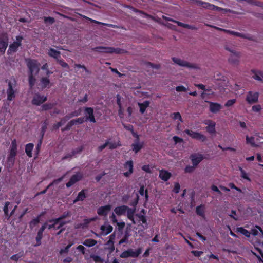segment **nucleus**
<instances>
[{
  "mask_svg": "<svg viewBox=\"0 0 263 263\" xmlns=\"http://www.w3.org/2000/svg\"><path fill=\"white\" fill-rule=\"evenodd\" d=\"M124 169L127 170V171L124 172L123 175L126 177H128L133 173L134 171V163L132 160H129L126 161L124 164Z\"/></svg>",
  "mask_w": 263,
  "mask_h": 263,
  "instance_id": "nucleus-14",
  "label": "nucleus"
},
{
  "mask_svg": "<svg viewBox=\"0 0 263 263\" xmlns=\"http://www.w3.org/2000/svg\"><path fill=\"white\" fill-rule=\"evenodd\" d=\"M196 166H194V165H193V166L191 165H187L185 166L184 168V172L185 173H192L194 170Z\"/></svg>",
  "mask_w": 263,
  "mask_h": 263,
  "instance_id": "nucleus-56",
  "label": "nucleus"
},
{
  "mask_svg": "<svg viewBox=\"0 0 263 263\" xmlns=\"http://www.w3.org/2000/svg\"><path fill=\"white\" fill-rule=\"evenodd\" d=\"M111 206L109 204L100 206L97 209V214L99 216H106L111 210Z\"/></svg>",
  "mask_w": 263,
  "mask_h": 263,
  "instance_id": "nucleus-17",
  "label": "nucleus"
},
{
  "mask_svg": "<svg viewBox=\"0 0 263 263\" xmlns=\"http://www.w3.org/2000/svg\"><path fill=\"white\" fill-rule=\"evenodd\" d=\"M261 109V106L259 104L254 105L252 107V110L254 112H259Z\"/></svg>",
  "mask_w": 263,
  "mask_h": 263,
  "instance_id": "nucleus-64",
  "label": "nucleus"
},
{
  "mask_svg": "<svg viewBox=\"0 0 263 263\" xmlns=\"http://www.w3.org/2000/svg\"><path fill=\"white\" fill-rule=\"evenodd\" d=\"M136 216L139 218V220L142 221L143 224H147V219L144 215L139 214H137Z\"/></svg>",
  "mask_w": 263,
  "mask_h": 263,
  "instance_id": "nucleus-57",
  "label": "nucleus"
},
{
  "mask_svg": "<svg viewBox=\"0 0 263 263\" xmlns=\"http://www.w3.org/2000/svg\"><path fill=\"white\" fill-rule=\"evenodd\" d=\"M68 119H67L66 118V116L61 119V121L60 122H58L57 124H55L53 127L54 129H58L60 127H61L63 124H64L66 121H67Z\"/></svg>",
  "mask_w": 263,
  "mask_h": 263,
  "instance_id": "nucleus-41",
  "label": "nucleus"
},
{
  "mask_svg": "<svg viewBox=\"0 0 263 263\" xmlns=\"http://www.w3.org/2000/svg\"><path fill=\"white\" fill-rule=\"evenodd\" d=\"M97 243V241L93 239H87L85 240L83 244L87 247H91L94 246Z\"/></svg>",
  "mask_w": 263,
  "mask_h": 263,
  "instance_id": "nucleus-36",
  "label": "nucleus"
},
{
  "mask_svg": "<svg viewBox=\"0 0 263 263\" xmlns=\"http://www.w3.org/2000/svg\"><path fill=\"white\" fill-rule=\"evenodd\" d=\"M144 145V142H140L139 141L135 140L134 142L132 144V150L135 153H137L140 151Z\"/></svg>",
  "mask_w": 263,
  "mask_h": 263,
  "instance_id": "nucleus-19",
  "label": "nucleus"
},
{
  "mask_svg": "<svg viewBox=\"0 0 263 263\" xmlns=\"http://www.w3.org/2000/svg\"><path fill=\"white\" fill-rule=\"evenodd\" d=\"M146 65L147 66L150 67L152 68L153 69H158L160 68V64H154V63H152L149 62H147L146 63Z\"/></svg>",
  "mask_w": 263,
  "mask_h": 263,
  "instance_id": "nucleus-55",
  "label": "nucleus"
},
{
  "mask_svg": "<svg viewBox=\"0 0 263 263\" xmlns=\"http://www.w3.org/2000/svg\"><path fill=\"white\" fill-rule=\"evenodd\" d=\"M259 93L257 92L249 91L246 98V101L249 104H252L258 102Z\"/></svg>",
  "mask_w": 263,
  "mask_h": 263,
  "instance_id": "nucleus-10",
  "label": "nucleus"
},
{
  "mask_svg": "<svg viewBox=\"0 0 263 263\" xmlns=\"http://www.w3.org/2000/svg\"><path fill=\"white\" fill-rule=\"evenodd\" d=\"M172 61L174 63L182 67H186L190 68L198 69V67L195 64L189 63L186 61L183 60L180 58L173 57L172 58Z\"/></svg>",
  "mask_w": 263,
  "mask_h": 263,
  "instance_id": "nucleus-8",
  "label": "nucleus"
},
{
  "mask_svg": "<svg viewBox=\"0 0 263 263\" xmlns=\"http://www.w3.org/2000/svg\"><path fill=\"white\" fill-rule=\"evenodd\" d=\"M74 125H73V121H72L71 120L70 121H69L67 124V125H66L65 127H64L63 128H62V131H66V130H69L71 129V128L72 127V126Z\"/></svg>",
  "mask_w": 263,
  "mask_h": 263,
  "instance_id": "nucleus-58",
  "label": "nucleus"
},
{
  "mask_svg": "<svg viewBox=\"0 0 263 263\" xmlns=\"http://www.w3.org/2000/svg\"><path fill=\"white\" fill-rule=\"evenodd\" d=\"M225 48L226 50L230 51L233 53L229 59V63L234 65H238L239 62V59L240 57V53L236 52H234L233 50H231L227 47H226Z\"/></svg>",
  "mask_w": 263,
  "mask_h": 263,
  "instance_id": "nucleus-15",
  "label": "nucleus"
},
{
  "mask_svg": "<svg viewBox=\"0 0 263 263\" xmlns=\"http://www.w3.org/2000/svg\"><path fill=\"white\" fill-rule=\"evenodd\" d=\"M127 209V206L121 205L120 206L116 207L114 209V211L117 215L120 216L122 215H124L126 213Z\"/></svg>",
  "mask_w": 263,
  "mask_h": 263,
  "instance_id": "nucleus-24",
  "label": "nucleus"
},
{
  "mask_svg": "<svg viewBox=\"0 0 263 263\" xmlns=\"http://www.w3.org/2000/svg\"><path fill=\"white\" fill-rule=\"evenodd\" d=\"M116 238L115 233H113L109 236V240L107 242V245L112 246V249H114V240Z\"/></svg>",
  "mask_w": 263,
  "mask_h": 263,
  "instance_id": "nucleus-38",
  "label": "nucleus"
},
{
  "mask_svg": "<svg viewBox=\"0 0 263 263\" xmlns=\"http://www.w3.org/2000/svg\"><path fill=\"white\" fill-rule=\"evenodd\" d=\"M23 256V253H21L16 254H14L11 257V259L17 261L20 258Z\"/></svg>",
  "mask_w": 263,
  "mask_h": 263,
  "instance_id": "nucleus-60",
  "label": "nucleus"
},
{
  "mask_svg": "<svg viewBox=\"0 0 263 263\" xmlns=\"http://www.w3.org/2000/svg\"><path fill=\"white\" fill-rule=\"evenodd\" d=\"M149 102L148 101H145L143 103H138V106L140 108V112L141 114H143L145 110L149 106Z\"/></svg>",
  "mask_w": 263,
  "mask_h": 263,
  "instance_id": "nucleus-30",
  "label": "nucleus"
},
{
  "mask_svg": "<svg viewBox=\"0 0 263 263\" xmlns=\"http://www.w3.org/2000/svg\"><path fill=\"white\" fill-rule=\"evenodd\" d=\"M208 126L205 127L206 130L211 134H214L215 133V125L216 123L215 122L212 120H208L207 123Z\"/></svg>",
  "mask_w": 263,
  "mask_h": 263,
  "instance_id": "nucleus-18",
  "label": "nucleus"
},
{
  "mask_svg": "<svg viewBox=\"0 0 263 263\" xmlns=\"http://www.w3.org/2000/svg\"><path fill=\"white\" fill-rule=\"evenodd\" d=\"M210 111L212 113H217L221 108V105L218 103L209 102Z\"/></svg>",
  "mask_w": 263,
  "mask_h": 263,
  "instance_id": "nucleus-20",
  "label": "nucleus"
},
{
  "mask_svg": "<svg viewBox=\"0 0 263 263\" xmlns=\"http://www.w3.org/2000/svg\"><path fill=\"white\" fill-rule=\"evenodd\" d=\"M168 20L176 23L178 25V26H179L180 27H183L184 28H185L186 27H188L187 24H184V23H183L180 22L179 21L174 20L173 19H170V20Z\"/></svg>",
  "mask_w": 263,
  "mask_h": 263,
  "instance_id": "nucleus-59",
  "label": "nucleus"
},
{
  "mask_svg": "<svg viewBox=\"0 0 263 263\" xmlns=\"http://www.w3.org/2000/svg\"><path fill=\"white\" fill-rule=\"evenodd\" d=\"M17 145L16 139H14L12 141L10 147V152L11 155H17Z\"/></svg>",
  "mask_w": 263,
  "mask_h": 263,
  "instance_id": "nucleus-27",
  "label": "nucleus"
},
{
  "mask_svg": "<svg viewBox=\"0 0 263 263\" xmlns=\"http://www.w3.org/2000/svg\"><path fill=\"white\" fill-rule=\"evenodd\" d=\"M43 236V232L38 230L37 235L35 237L36 244L34 246L37 247L41 245V240Z\"/></svg>",
  "mask_w": 263,
  "mask_h": 263,
  "instance_id": "nucleus-34",
  "label": "nucleus"
},
{
  "mask_svg": "<svg viewBox=\"0 0 263 263\" xmlns=\"http://www.w3.org/2000/svg\"><path fill=\"white\" fill-rule=\"evenodd\" d=\"M83 149H84V146H81L79 147L75 148L74 149H73L72 151L71 152V153L73 154V155L74 156L77 154L81 153L83 151Z\"/></svg>",
  "mask_w": 263,
  "mask_h": 263,
  "instance_id": "nucleus-54",
  "label": "nucleus"
},
{
  "mask_svg": "<svg viewBox=\"0 0 263 263\" xmlns=\"http://www.w3.org/2000/svg\"><path fill=\"white\" fill-rule=\"evenodd\" d=\"M23 39L22 36L18 35L16 36V41L10 44L7 50V54L11 55L16 52L20 47L22 45V41Z\"/></svg>",
  "mask_w": 263,
  "mask_h": 263,
  "instance_id": "nucleus-3",
  "label": "nucleus"
},
{
  "mask_svg": "<svg viewBox=\"0 0 263 263\" xmlns=\"http://www.w3.org/2000/svg\"><path fill=\"white\" fill-rule=\"evenodd\" d=\"M141 249L138 248L136 251L132 249H128L127 250L123 251L120 255V257L123 258H126L129 257L136 258L141 253Z\"/></svg>",
  "mask_w": 263,
  "mask_h": 263,
  "instance_id": "nucleus-6",
  "label": "nucleus"
},
{
  "mask_svg": "<svg viewBox=\"0 0 263 263\" xmlns=\"http://www.w3.org/2000/svg\"><path fill=\"white\" fill-rule=\"evenodd\" d=\"M171 117L174 120H179L180 122H182V119L180 114L179 112H175L171 114Z\"/></svg>",
  "mask_w": 263,
  "mask_h": 263,
  "instance_id": "nucleus-49",
  "label": "nucleus"
},
{
  "mask_svg": "<svg viewBox=\"0 0 263 263\" xmlns=\"http://www.w3.org/2000/svg\"><path fill=\"white\" fill-rule=\"evenodd\" d=\"M246 143L247 144H250L252 146H254L255 142H254V138L253 137H249L248 136H246Z\"/></svg>",
  "mask_w": 263,
  "mask_h": 263,
  "instance_id": "nucleus-52",
  "label": "nucleus"
},
{
  "mask_svg": "<svg viewBox=\"0 0 263 263\" xmlns=\"http://www.w3.org/2000/svg\"><path fill=\"white\" fill-rule=\"evenodd\" d=\"M135 210H136V208L132 209V208H130L128 207V209L126 211L127 217L129 219L132 220L134 223H135L134 219V214L135 212Z\"/></svg>",
  "mask_w": 263,
  "mask_h": 263,
  "instance_id": "nucleus-33",
  "label": "nucleus"
},
{
  "mask_svg": "<svg viewBox=\"0 0 263 263\" xmlns=\"http://www.w3.org/2000/svg\"><path fill=\"white\" fill-rule=\"evenodd\" d=\"M236 232L242 234L247 238H249L250 237V232L245 229L243 227H237L236 228Z\"/></svg>",
  "mask_w": 263,
  "mask_h": 263,
  "instance_id": "nucleus-32",
  "label": "nucleus"
},
{
  "mask_svg": "<svg viewBox=\"0 0 263 263\" xmlns=\"http://www.w3.org/2000/svg\"><path fill=\"white\" fill-rule=\"evenodd\" d=\"M195 86L198 87L199 89H202L204 91L211 92L212 91L210 88H206L205 86L202 84H196Z\"/></svg>",
  "mask_w": 263,
  "mask_h": 263,
  "instance_id": "nucleus-50",
  "label": "nucleus"
},
{
  "mask_svg": "<svg viewBox=\"0 0 263 263\" xmlns=\"http://www.w3.org/2000/svg\"><path fill=\"white\" fill-rule=\"evenodd\" d=\"M180 189V185L179 183L178 182H175L174 184V187L173 189V191L174 193L177 194L179 192Z\"/></svg>",
  "mask_w": 263,
  "mask_h": 263,
  "instance_id": "nucleus-62",
  "label": "nucleus"
},
{
  "mask_svg": "<svg viewBox=\"0 0 263 263\" xmlns=\"http://www.w3.org/2000/svg\"><path fill=\"white\" fill-rule=\"evenodd\" d=\"M54 105H55V104L51 103L44 104L42 106V110H50V109H52L54 107Z\"/></svg>",
  "mask_w": 263,
  "mask_h": 263,
  "instance_id": "nucleus-46",
  "label": "nucleus"
},
{
  "mask_svg": "<svg viewBox=\"0 0 263 263\" xmlns=\"http://www.w3.org/2000/svg\"><path fill=\"white\" fill-rule=\"evenodd\" d=\"M196 4L198 5L202 6L204 8L213 10V7H214V5L210 4L208 2H205L201 0H194Z\"/></svg>",
  "mask_w": 263,
  "mask_h": 263,
  "instance_id": "nucleus-25",
  "label": "nucleus"
},
{
  "mask_svg": "<svg viewBox=\"0 0 263 263\" xmlns=\"http://www.w3.org/2000/svg\"><path fill=\"white\" fill-rule=\"evenodd\" d=\"M175 90L178 92H185L186 88L183 85H180L176 87Z\"/></svg>",
  "mask_w": 263,
  "mask_h": 263,
  "instance_id": "nucleus-63",
  "label": "nucleus"
},
{
  "mask_svg": "<svg viewBox=\"0 0 263 263\" xmlns=\"http://www.w3.org/2000/svg\"><path fill=\"white\" fill-rule=\"evenodd\" d=\"M15 157L16 155H11L10 154H9L7 157V161L8 164L10 166H12L14 165L15 160Z\"/></svg>",
  "mask_w": 263,
  "mask_h": 263,
  "instance_id": "nucleus-42",
  "label": "nucleus"
},
{
  "mask_svg": "<svg viewBox=\"0 0 263 263\" xmlns=\"http://www.w3.org/2000/svg\"><path fill=\"white\" fill-rule=\"evenodd\" d=\"M84 119L85 122L89 121L92 123H96V120L95 118L94 109L92 107H86L84 109Z\"/></svg>",
  "mask_w": 263,
  "mask_h": 263,
  "instance_id": "nucleus-7",
  "label": "nucleus"
},
{
  "mask_svg": "<svg viewBox=\"0 0 263 263\" xmlns=\"http://www.w3.org/2000/svg\"><path fill=\"white\" fill-rule=\"evenodd\" d=\"M6 82L8 83V88L7 90V99L8 101H13L16 97L17 92V81L15 78H11V80H6Z\"/></svg>",
  "mask_w": 263,
  "mask_h": 263,
  "instance_id": "nucleus-1",
  "label": "nucleus"
},
{
  "mask_svg": "<svg viewBox=\"0 0 263 263\" xmlns=\"http://www.w3.org/2000/svg\"><path fill=\"white\" fill-rule=\"evenodd\" d=\"M71 121H73V125L76 124H81L85 121L84 117L78 118L76 119H73Z\"/></svg>",
  "mask_w": 263,
  "mask_h": 263,
  "instance_id": "nucleus-51",
  "label": "nucleus"
},
{
  "mask_svg": "<svg viewBox=\"0 0 263 263\" xmlns=\"http://www.w3.org/2000/svg\"><path fill=\"white\" fill-rule=\"evenodd\" d=\"M72 243H69L65 248L61 249L59 252V253L62 255L64 253H67L69 251V249L72 246Z\"/></svg>",
  "mask_w": 263,
  "mask_h": 263,
  "instance_id": "nucleus-53",
  "label": "nucleus"
},
{
  "mask_svg": "<svg viewBox=\"0 0 263 263\" xmlns=\"http://www.w3.org/2000/svg\"><path fill=\"white\" fill-rule=\"evenodd\" d=\"M60 221L61 220L59 217L49 220L48 222L50 223L53 222V224H49L48 226V229L50 230L52 228H54L55 230H58L61 228L62 227H63L65 224H66L67 223L66 221H62L60 222L58 226L55 227V225H57Z\"/></svg>",
  "mask_w": 263,
  "mask_h": 263,
  "instance_id": "nucleus-12",
  "label": "nucleus"
},
{
  "mask_svg": "<svg viewBox=\"0 0 263 263\" xmlns=\"http://www.w3.org/2000/svg\"><path fill=\"white\" fill-rule=\"evenodd\" d=\"M83 178V175L80 172H78L76 174L73 175L70 178L68 182L66 183L67 187H70L76 182L80 181Z\"/></svg>",
  "mask_w": 263,
  "mask_h": 263,
  "instance_id": "nucleus-11",
  "label": "nucleus"
},
{
  "mask_svg": "<svg viewBox=\"0 0 263 263\" xmlns=\"http://www.w3.org/2000/svg\"><path fill=\"white\" fill-rule=\"evenodd\" d=\"M9 38L7 33H0V53L4 54L8 45Z\"/></svg>",
  "mask_w": 263,
  "mask_h": 263,
  "instance_id": "nucleus-5",
  "label": "nucleus"
},
{
  "mask_svg": "<svg viewBox=\"0 0 263 263\" xmlns=\"http://www.w3.org/2000/svg\"><path fill=\"white\" fill-rule=\"evenodd\" d=\"M92 50L101 53L120 54L122 49L111 47L98 46L92 48Z\"/></svg>",
  "mask_w": 263,
  "mask_h": 263,
  "instance_id": "nucleus-2",
  "label": "nucleus"
},
{
  "mask_svg": "<svg viewBox=\"0 0 263 263\" xmlns=\"http://www.w3.org/2000/svg\"><path fill=\"white\" fill-rule=\"evenodd\" d=\"M196 213L198 215L204 218H205V211H204V205L201 204L200 205L197 206L196 208Z\"/></svg>",
  "mask_w": 263,
  "mask_h": 263,
  "instance_id": "nucleus-31",
  "label": "nucleus"
},
{
  "mask_svg": "<svg viewBox=\"0 0 263 263\" xmlns=\"http://www.w3.org/2000/svg\"><path fill=\"white\" fill-rule=\"evenodd\" d=\"M139 193L140 195L141 196H143L144 195L145 200L147 201L148 199V195L147 190L144 191V186L142 185L140 186V189L139 190Z\"/></svg>",
  "mask_w": 263,
  "mask_h": 263,
  "instance_id": "nucleus-40",
  "label": "nucleus"
},
{
  "mask_svg": "<svg viewBox=\"0 0 263 263\" xmlns=\"http://www.w3.org/2000/svg\"><path fill=\"white\" fill-rule=\"evenodd\" d=\"M33 74H34L29 73L28 75L29 85L30 89L33 87L36 82V79Z\"/></svg>",
  "mask_w": 263,
  "mask_h": 263,
  "instance_id": "nucleus-35",
  "label": "nucleus"
},
{
  "mask_svg": "<svg viewBox=\"0 0 263 263\" xmlns=\"http://www.w3.org/2000/svg\"><path fill=\"white\" fill-rule=\"evenodd\" d=\"M44 21L45 24L49 23V24H52L55 22V19L54 17L48 16L44 17Z\"/></svg>",
  "mask_w": 263,
  "mask_h": 263,
  "instance_id": "nucleus-48",
  "label": "nucleus"
},
{
  "mask_svg": "<svg viewBox=\"0 0 263 263\" xmlns=\"http://www.w3.org/2000/svg\"><path fill=\"white\" fill-rule=\"evenodd\" d=\"M100 230L101 231V235L106 236L112 231L113 227L109 224L107 226L102 225L100 227Z\"/></svg>",
  "mask_w": 263,
  "mask_h": 263,
  "instance_id": "nucleus-21",
  "label": "nucleus"
},
{
  "mask_svg": "<svg viewBox=\"0 0 263 263\" xmlns=\"http://www.w3.org/2000/svg\"><path fill=\"white\" fill-rule=\"evenodd\" d=\"M34 147V144L31 143H29L25 145V153L27 156L29 158L32 157V151Z\"/></svg>",
  "mask_w": 263,
  "mask_h": 263,
  "instance_id": "nucleus-28",
  "label": "nucleus"
},
{
  "mask_svg": "<svg viewBox=\"0 0 263 263\" xmlns=\"http://www.w3.org/2000/svg\"><path fill=\"white\" fill-rule=\"evenodd\" d=\"M236 102V99H231L227 101V102L225 104V106L226 107H230L233 106Z\"/></svg>",
  "mask_w": 263,
  "mask_h": 263,
  "instance_id": "nucleus-61",
  "label": "nucleus"
},
{
  "mask_svg": "<svg viewBox=\"0 0 263 263\" xmlns=\"http://www.w3.org/2000/svg\"><path fill=\"white\" fill-rule=\"evenodd\" d=\"M42 142H43V139H42V138H41L39 139L38 143L35 147V158L38 157V155L40 153V148H41V145L42 144Z\"/></svg>",
  "mask_w": 263,
  "mask_h": 263,
  "instance_id": "nucleus-44",
  "label": "nucleus"
},
{
  "mask_svg": "<svg viewBox=\"0 0 263 263\" xmlns=\"http://www.w3.org/2000/svg\"><path fill=\"white\" fill-rule=\"evenodd\" d=\"M48 54L49 57L55 59L56 60L61 58V52L52 48L49 49Z\"/></svg>",
  "mask_w": 263,
  "mask_h": 263,
  "instance_id": "nucleus-23",
  "label": "nucleus"
},
{
  "mask_svg": "<svg viewBox=\"0 0 263 263\" xmlns=\"http://www.w3.org/2000/svg\"><path fill=\"white\" fill-rule=\"evenodd\" d=\"M40 221V219L39 217H36L31 220L29 222V227L32 229L34 227L36 226Z\"/></svg>",
  "mask_w": 263,
  "mask_h": 263,
  "instance_id": "nucleus-45",
  "label": "nucleus"
},
{
  "mask_svg": "<svg viewBox=\"0 0 263 263\" xmlns=\"http://www.w3.org/2000/svg\"><path fill=\"white\" fill-rule=\"evenodd\" d=\"M81 108H80L77 110H74V111L71 112V113L69 114L68 115H67L66 116V118L67 119H69L71 118H72L73 117H77L81 114Z\"/></svg>",
  "mask_w": 263,
  "mask_h": 263,
  "instance_id": "nucleus-39",
  "label": "nucleus"
},
{
  "mask_svg": "<svg viewBox=\"0 0 263 263\" xmlns=\"http://www.w3.org/2000/svg\"><path fill=\"white\" fill-rule=\"evenodd\" d=\"M171 177V174L167 171L162 170L159 173V177L163 181H167Z\"/></svg>",
  "mask_w": 263,
  "mask_h": 263,
  "instance_id": "nucleus-26",
  "label": "nucleus"
},
{
  "mask_svg": "<svg viewBox=\"0 0 263 263\" xmlns=\"http://www.w3.org/2000/svg\"><path fill=\"white\" fill-rule=\"evenodd\" d=\"M47 100L46 96L41 95L39 93H35L32 100V104L37 106H39Z\"/></svg>",
  "mask_w": 263,
  "mask_h": 263,
  "instance_id": "nucleus-13",
  "label": "nucleus"
},
{
  "mask_svg": "<svg viewBox=\"0 0 263 263\" xmlns=\"http://www.w3.org/2000/svg\"><path fill=\"white\" fill-rule=\"evenodd\" d=\"M184 132L189 136H190L192 138L197 140H199L201 142H204L207 139L205 135L199 132H194L193 130L187 129H185L184 130Z\"/></svg>",
  "mask_w": 263,
  "mask_h": 263,
  "instance_id": "nucleus-9",
  "label": "nucleus"
},
{
  "mask_svg": "<svg viewBox=\"0 0 263 263\" xmlns=\"http://www.w3.org/2000/svg\"><path fill=\"white\" fill-rule=\"evenodd\" d=\"M86 190L83 189L79 193L77 197L73 200V203H76L78 201H83L86 198L85 192Z\"/></svg>",
  "mask_w": 263,
  "mask_h": 263,
  "instance_id": "nucleus-22",
  "label": "nucleus"
},
{
  "mask_svg": "<svg viewBox=\"0 0 263 263\" xmlns=\"http://www.w3.org/2000/svg\"><path fill=\"white\" fill-rule=\"evenodd\" d=\"M27 67L29 69V73L36 74L39 72L40 64L36 60L28 59L27 63Z\"/></svg>",
  "mask_w": 263,
  "mask_h": 263,
  "instance_id": "nucleus-4",
  "label": "nucleus"
},
{
  "mask_svg": "<svg viewBox=\"0 0 263 263\" xmlns=\"http://www.w3.org/2000/svg\"><path fill=\"white\" fill-rule=\"evenodd\" d=\"M254 73L252 76L253 78L258 81H261V78H263V72L260 71H255V70L252 71Z\"/></svg>",
  "mask_w": 263,
  "mask_h": 263,
  "instance_id": "nucleus-37",
  "label": "nucleus"
},
{
  "mask_svg": "<svg viewBox=\"0 0 263 263\" xmlns=\"http://www.w3.org/2000/svg\"><path fill=\"white\" fill-rule=\"evenodd\" d=\"M190 159L193 165L196 167L203 160L204 156L199 153L193 154L191 155Z\"/></svg>",
  "mask_w": 263,
  "mask_h": 263,
  "instance_id": "nucleus-16",
  "label": "nucleus"
},
{
  "mask_svg": "<svg viewBox=\"0 0 263 263\" xmlns=\"http://www.w3.org/2000/svg\"><path fill=\"white\" fill-rule=\"evenodd\" d=\"M42 88H49L50 86V81L48 77H42L40 80Z\"/></svg>",
  "mask_w": 263,
  "mask_h": 263,
  "instance_id": "nucleus-29",
  "label": "nucleus"
},
{
  "mask_svg": "<svg viewBox=\"0 0 263 263\" xmlns=\"http://www.w3.org/2000/svg\"><path fill=\"white\" fill-rule=\"evenodd\" d=\"M57 63H59L62 67L69 69V66L67 63L65 62L63 59H61V58H59L56 60Z\"/></svg>",
  "mask_w": 263,
  "mask_h": 263,
  "instance_id": "nucleus-47",
  "label": "nucleus"
},
{
  "mask_svg": "<svg viewBox=\"0 0 263 263\" xmlns=\"http://www.w3.org/2000/svg\"><path fill=\"white\" fill-rule=\"evenodd\" d=\"M239 170L240 172L241 173V177L244 179L247 180V181L250 182L251 179L248 177V174L245 172V171L240 166L239 167Z\"/></svg>",
  "mask_w": 263,
  "mask_h": 263,
  "instance_id": "nucleus-43",
  "label": "nucleus"
}]
</instances>
